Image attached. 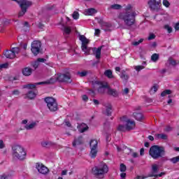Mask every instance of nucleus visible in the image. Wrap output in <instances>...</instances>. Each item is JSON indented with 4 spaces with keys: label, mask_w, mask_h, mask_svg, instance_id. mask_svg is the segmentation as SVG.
Masks as SVG:
<instances>
[{
    "label": "nucleus",
    "mask_w": 179,
    "mask_h": 179,
    "mask_svg": "<svg viewBox=\"0 0 179 179\" xmlns=\"http://www.w3.org/2000/svg\"><path fill=\"white\" fill-rule=\"evenodd\" d=\"M94 54L96 59H100L101 57V47L94 49Z\"/></svg>",
    "instance_id": "nucleus-22"
},
{
    "label": "nucleus",
    "mask_w": 179,
    "mask_h": 179,
    "mask_svg": "<svg viewBox=\"0 0 179 179\" xmlns=\"http://www.w3.org/2000/svg\"><path fill=\"white\" fill-rule=\"evenodd\" d=\"M12 177H13V175L10 173H4L0 175V179H9L12 178Z\"/></svg>",
    "instance_id": "nucleus-29"
},
{
    "label": "nucleus",
    "mask_w": 179,
    "mask_h": 179,
    "mask_svg": "<svg viewBox=\"0 0 179 179\" xmlns=\"http://www.w3.org/2000/svg\"><path fill=\"white\" fill-rule=\"evenodd\" d=\"M77 129L80 134H83V132H86L89 129V127L85 123H81L77 126Z\"/></svg>",
    "instance_id": "nucleus-17"
},
{
    "label": "nucleus",
    "mask_w": 179,
    "mask_h": 179,
    "mask_svg": "<svg viewBox=\"0 0 179 179\" xmlns=\"http://www.w3.org/2000/svg\"><path fill=\"white\" fill-rule=\"evenodd\" d=\"M22 74L24 75V76H30V75H31V73H33V69L30 68V67H25L24 69H22Z\"/></svg>",
    "instance_id": "nucleus-19"
},
{
    "label": "nucleus",
    "mask_w": 179,
    "mask_h": 179,
    "mask_svg": "<svg viewBox=\"0 0 179 179\" xmlns=\"http://www.w3.org/2000/svg\"><path fill=\"white\" fill-rule=\"evenodd\" d=\"M163 6H166V8H169V6H170V2L167 0H163Z\"/></svg>",
    "instance_id": "nucleus-48"
},
{
    "label": "nucleus",
    "mask_w": 179,
    "mask_h": 179,
    "mask_svg": "<svg viewBox=\"0 0 179 179\" xmlns=\"http://www.w3.org/2000/svg\"><path fill=\"white\" fill-rule=\"evenodd\" d=\"M173 130V128L170 126H166V128L164 129L165 132H170L171 131Z\"/></svg>",
    "instance_id": "nucleus-49"
},
{
    "label": "nucleus",
    "mask_w": 179,
    "mask_h": 179,
    "mask_svg": "<svg viewBox=\"0 0 179 179\" xmlns=\"http://www.w3.org/2000/svg\"><path fill=\"white\" fill-rule=\"evenodd\" d=\"M92 85L94 89H98V93L100 94H104V93H108V85H103L102 82L94 80L92 81Z\"/></svg>",
    "instance_id": "nucleus-6"
},
{
    "label": "nucleus",
    "mask_w": 179,
    "mask_h": 179,
    "mask_svg": "<svg viewBox=\"0 0 179 179\" xmlns=\"http://www.w3.org/2000/svg\"><path fill=\"white\" fill-rule=\"evenodd\" d=\"M36 127H37V122H32L31 124H26L24 128L27 131H30V129H34Z\"/></svg>",
    "instance_id": "nucleus-24"
},
{
    "label": "nucleus",
    "mask_w": 179,
    "mask_h": 179,
    "mask_svg": "<svg viewBox=\"0 0 179 179\" xmlns=\"http://www.w3.org/2000/svg\"><path fill=\"white\" fill-rule=\"evenodd\" d=\"M149 155L155 160L164 157L166 155L164 147L160 145H152L149 150Z\"/></svg>",
    "instance_id": "nucleus-3"
},
{
    "label": "nucleus",
    "mask_w": 179,
    "mask_h": 179,
    "mask_svg": "<svg viewBox=\"0 0 179 179\" xmlns=\"http://www.w3.org/2000/svg\"><path fill=\"white\" fill-rule=\"evenodd\" d=\"M161 1L162 0H150L148 5L151 10H159V9H160Z\"/></svg>",
    "instance_id": "nucleus-12"
},
{
    "label": "nucleus",
    "mask_w": 179,
    "mask_h": 179,
    "mask_svg": "<svg viewBox=\"0 0 179 179\" xmlns=\"http://www.w3.org/2000/svg\"><path fill=\"white\" fill-rule=\"evenodd\" d=\"M38 62H45V61H47V59H44V58H38L37 59Z\"/></svg>",
    "instance_id": "nucleus-58"
},
{
    "label": "nucleus",
    "mask_w": 179,
    "mask_h": 179,
    "mask_svg": "<svg viewBox=\"0 0 179 179\" xmlns=\"http://www.w3.org/2000/svg\"><path fill=\"white\" fill-rule=\"evenodd\" d=\"M169 62L170 65H172V66H176V65H177V62L173 59V58H169Z\"/></svg>",
    "instance_id": "nucleus-40"
},
{
    "label": "nucleus",
    "mask_w": 179,
    "mask_h": 179,
    "mask_svg": "<svg viewBox=\"0 0 179 179\" xmlns=\"http://www.w3.org/2000/svg\"><path fill=\"white\" fill-rule=\"evenodd\" d=\"M125 12L120 13L117 17L120 20H123L125 26L127 27H131L135 24L136 20V13L134 11V6L131 4H128L125 8Z\"/></svg>",
    "instance_id": "nucleus-1"
},
{
    "label": "nucleus",
    "mask_w": 179,
    "mask_h": 179,
    "mask_svg": "<svg viewBox=\"0 0 179 179\" xmlns=\"http://www.w3.org/2000/svg\"><path fill=\"white\" fill-rule=\"evenodd\" d=\"M134 117L137 121H143V120L145 119V117H143V115H142V113H134Z\"/></svg>",
    "instance_id": "nucleus-26"
},
{
    "label": "nucleus",
    "mask_w": 179,
    "mask_h": 179,
    "mask_svg": "<svg viewBox=\"0 0 179 179\" xmlns=\"http://www.w3.org/2000/svg\"><path fill=\"white\" fill-rule=\"evenodd\" d=\"M45 101L47 103V107L52 113L58 111V103L57 100L52 97L48 96L45 98Z\"/></svg>",
    "instance_id": "nucleus-7"
},
{
    "label": "nucleus",
    "mask_w": 179,
    "mask_h": 179,
    "mask_svg": "<svg viewBox=\"0 0 179 179\" xmlns=\"http://www.w3.org/2000/svg\"><path fill=\"white\" fill-rule=\"evenodd\" d=\"M24 27H27V30H29V29L30 28V25L29 24V22H25L24 23Z\"/></svg>",
    "instance_id": "nucleus-56"
},
{
    "label": "nucleus",
    "mask_w": 179,
    "mask_h": 179,
    "mask_svg": "<svg viewBox=\"0 0 179 179\" xmlns=\"http://www.w3.org/2000/svg\"><path fill=\"white\" fill-rule=\"evenodd\" d=\"M107 94L109 96H113V97H118L120 93H118V91L117 90L111 89V87L108 88V92Z\"/></svg>",
    "instance_id": "nucleus-18"
},
{
    "label": "nucleus",
    "mask_w": 179,
    "mask_h": 179,
    "mask_svg": "<svg viewBox=\"0 0 179 179\" xmlns=\"http://www.w3.org/2000/svg\"><path fill=\"white\" fill-rule=\"evenodd\" d=\"M58 82L71 83L72 80L71 79V74L69 73H66L64 74H59L56 77Z\"/></svg>",
    "instance_id": "nucleus-11"
},
{
    "label": "nucleus",
    "mask_w": 179,
    "mask_h": 179,
    "mask_svg": "<svg viewBox=\"0 0 179 179\" xmlns=\"http://www.w3.org/2000/svg\"><path fill=\"white\" fill-rule=\"evenodd\" d=\"M41 50V42L34 41L31 45V50L34 55H38Z\"/></svg>",
    "instance_id": "nucleus-10"
},
{
    "label": "nucleus",
    "mask_w": 179,
    "mask_h": 179,
    "mask_svg": "<svg viewBox=\"0 0 179 179\" xmlns=\"http://www.w3.org/2000/svg\"><path fill=\"white\" fill-rule=\"evenodd\" d=\"M122 8V6L120 4H112L108 8V10H120Z\"/></svg>",
    "instance_id": "nucleus-23"
},
{
    "label": "nucleus",
    "mask_w": 179,
    "mask_h": 179,
    "mask_svg": "<svg viewBox=\"0 0 179 179\" xmlns=\"http://www.w3.org/2000/svg\"><path fill=\"white\" fill-rule=\"evenodd\" d=\"M36 96H37V94H36V92L31 90L27 94V97H28V99H30V100H33V99H35Z\"/></svg>",
    "instance_id": "nucleus-33"
},
{
    "label": "nucleus",
    "mask_w": 179,
    "mask_h": 179,
    "mask_svg": "<svg viewBox=\"0 0 179 179\" xmlns=\"http://www.w3.org/2000/svg\"><path fill=\"white\" fill-rule=\"evenodd\" d=\"M158 139H163L164 141H166L167 139V136L164 134H157Z\"/></svg>",
    "instance_id": "nucleus-38"
},
{
    "label": "nucleus",
    "mask_w": 179,
    "mask_h": 179,
    "mask_svg": "<svg viewBox=\"0 0 179 179\" xmlns=\"http://www.w3.org/2000/svg\"><path fill=\"white\" fill-rule=\"evenodd\" d=\"M159 54L157 53H154L152 56H151V61H152V62H157V61H159Z\"/></svg>",
    "instance_id": "nucleus-35"
},
{
    "label": "nucleus",
    "mask_w": 179,
    "mask_h": 179,
    "mask_svg": "<svg viewBox=\"0 0 179 179\" xmlns=\"http://www.w3.org/2000/svg\"><path fill=\"white\" fill-rule=\"evenodd\" d=\"M88 94L92 95L93 97H94V96H96V93L92 90H89Z\"/></svg>",
    "instance_id": "nucleus-53"
},
{
    "label": "nucleus",
    "mask_w": 179,
    "mask_h": 179,
    "mask_svg": "<svg viewBox=\"0 0 179 179\" xmlns=\"http://www.w3.org/2000/svg\"><path fill=\"white\" fill-rule=\"evenodd\" d=\"M134 69H136V71L139 72L140 71H142V69H145V66H136Z\"/></svg>",
    "instance_id": "nucleus-46"
},
{
    "label": "nucleus",
    "mask_w": 179,
    "mask_h": 179,
    "mask_svg": "<svg viewBox=\"0 0 179 179\" xmlns=\"http://www.w3.org/2000/svg\"><path fill=\"white\" fill-rule=\"evenodd\" d=\"M67 173H68V171L66 170H64L62 171V176H66Z\"/></svg>",
    "instance_id": "nucleus-63"
},
{
    "label": "nucleus",
    "mask_w": 179,
    "mask_h": 179,
    "mask_svg": "<svg viewBox=\"0 0 179 179\" xmlns=\"http://www.w3.org/2000/svg\"><path fill=\"white\" fill-rule=\"evenodd\" d=\"M158 89H159V86H157V85H153L150 90V92H151V93H156V92H157Z\"/></svg>",
    "instance_id": "nucleus-44"
},
{
    "label": "nucleus",
    "mask_w": 179,
    "mask_h": 179,
    "mask_svg": "<svg viewBox=\"0 0 179 179\" xmlns=\"http://www.w3.org/2000/svg\"><path fill=\"white\" fill-rule=\"evenodd\" d=\"M107 173H108V166L104 162H101L98 166H95L92 169V174L96 178L103 179Z\"/></svg>",
    "instance_id": "nucleus-2"
},
{
    "label": "nucleus",
    "mask_w": 179,
    "mask_h": 179,
    "mask_svg": "<svg viewBox=\"0 0 179 179\" xmlns=\"http://www.w3.org/2000/svg\"><path fill=\"white\" fill-rule=\"evenodd\" d=\"M83 143V137L79 136L75 138L73 142V146H76V145H82Z\"/></svg>",
    "instance_id": "nucleus-25"
},
{
    "label": "nucleus",
    "mask_w": 179,
    "mask_h": 179,
    "mask_svg": "<svg viewBox=\"0 0 179 179\" xmlns=\"http://www.w3.org/2000/svg\"><path fill=\"white\" fill-rule=\"evenodd\" d=\"M32 66L34 68V69H37L38 68V62H35L32 64Z\"/></svg>",
    "instance_id": "nucleus-54"
},
{
    "label": "nucleus",
    "mask_w": 179,
    "mask_h": 179,
    "mask_svg": "<svg viewBox=\"0 0 179 179\" xmlns=\"http://www.w3.org/2000/svg\"><path fill=\"white\" fill-rule=\"evenodd\" d=\"M48 145H50V142H48V141H43V142L41 143V145L43 148H45V147L48 146Z\"/></svg>",
    "instance_id": "nucleus-52"
},
{
    "label": "nucleus",
    "mask_w": 179,
    "mask_h": 179,
    "mask_svg": "<svg viewBox=\"0 0 179 179\" xmlns=\"http://www.w3.org/2000/svg\"><path fill=\"white\" fill-rule=\"evenodd\" d=\"M100 33H101V31L99 29H95V33H94L95 36H99L100 34Z\"/></svg>",
    "instance_id": "nucleus-57"
},
{
    "label": "nucleus",
    "mask_w": 179,
    "mask_h": 179,
    "mask_svg": "<svg viewBox=\"0 0 179 179\" xmlns=\"http://www.w3.org/2000/svg\"><path fill=\"white\" fill-rule=\"evenodd\" d=\"M36 169L38 170V173L43 175L48 174V171H50L47 166H45L44 164L38 162L36 164Z\"/></svg>",
    "instance_id": "nucleus-13"
},
{
    "label": "nucleus",
    "mask_w": 179,
    "mask_h": 179,
    "mask_svg": "<svg viewBox=\"0 0 179 179\" xmlns=\"http://www.w3.org/2000/svg\"><path fill=\"white\" fill-rule=\"evenodd\" d=\"M63 30L65 34H71V32L72 31V28H71L70 27L64 26Z\"/></svg>",
    "instance_id": "nucleus-36"
},
{
    "label": "nucleus",
    "mask_w": 179,
    "mask_h": 179,
    "mask_svg": "<svg viewBox=\"0 0 179 179\" xmlns=\"http://www.w3.org/2000/svg\"><path fill=\"white\" fill-rule=\"evenodd\" d=\"M5 148V144L3 143V141L0 140V149H3Z\"/></svg>",
    "instance_id": "nucleus-55"
},
{
    "label": "nucleus",
    "mask_w": 179,
    "mask_h": 179,
    "mask_svg": "<svg viewBox=\"0 0 179 179\" xmlns=\"http://www.w3.org/2000/svg\"><path fill=\"white\" fill-rule=\"evenodd\" d=\"M131 129L132 127L129 126L127 127L125 124H120L117 127V131H120V132H125V131H131Z\"/></svg>",
    "instance_id": "nucleus-20"
},
{
    "label": "nucleus",
    "mask_w": 179,
    "mask_h": 179,
    "mask_svg": "<svg viewBox=\"0 0 179 179\" xmlns=\"http://www.w3.org/2000/svg\"><path fill=\"white\" fill-rule=\"evenodd\" d=\"M164 29H166V30H167L168 33H171V31H173V28H171V27H170L169 25H165Z\"/></svg>",
    "instance_id": "nucleus-47"
},
{
    "label": "nucleus",
    "mask_w": 179,
    "mask_h": 179,
    "mask_svg": "<svg viewBox=\"0 0 179 179\" xmlns=\"http://www.w3.org/2000/svg\"><path fill=\"white\" fill-rule=\"evenodd\" d=\"M120 177H121V178H125L127 177V173H122L120 174Z\"/></svg>",
    "instance_id": "nucleus-62"
},
{
    "label": "nucleus",
    "mask_w": 179,
    "mask_h": 179,
    "mask_svg": "<svg viewBox=\"0 0 179 179\" xmlns=\"http://www.w3.org/2000/svg\"><path fill=\"white\" fill-rule=\"evenodd\" d=\"M111 110H113V106L110 104H108L106 106V112L104 113V114L108 116L111 115V113H112Z\"/></svg>",
    "instance_id": "nucleus-34"
},
{
    "label": "nucleus",
    "mask_w": 179,
    "mask_h": 179,
    "mask_svg": "<svg viewBox=\"0 0 179 179\" xmlns=\"http://www.w3.org/2000/svg\"><path fill=\"white\" fill-rule=\"evenodd\" d=\"M128 93H129V89L128 88H125L123 91V94H128Z\"/></svg>",
    "instance_id": "nucleus-60"
},
{
    "label": "nucleus",
    "mask_w": 179,
    "mask_h": 179,
    "mask_svg": "<svg viewBox=\"0 0 179 179\" xmlns=\"http://www.w3.org/2000/svg\"><path fill=\"white\" fill-rule=\"evenodd\" d=\"M104 75L105 76L108 78V79L114 78V76H113V71L110 69L105 71Z\"/></svg>",
    "instance_id": "nucleus-32"
},
{
    "label": "nucleus",
    "mask_w": 179,
    "mask_h": 179,
    "mask_svg": "<svg viewBox=\"0 0 179 179\" xmlns=\"http://www.w3.org/2000/svg\"><path fill=\"white\" fill-rule=\"evenodd\" d=\"M175 29L176 30H179V22L176 24Z\"/></svg>",
    "instance_id": "nucleus-64"
},
{
    "label": "nucleus",
    "mask_w": 179,
    "mask_h": 179,
    "mask_svg": "<svg viewBox=\"0 0 179 179\" xmlns=\"http://www.w3.org/2000/svg\"><path fill=\"white\" fill-rule=\"evenodd\" d=\"M120 170L122 173H124V171H127V166L124 164H121Z\"/></svg>",
    "instance_id": "nucleus-43"
},
{
    "label": "nucleus",
    "mask_w": 179,
    "mask_h": 179,
    "mask_svg": "<svg viewBox=\"0 0 179 179\" xmlns=\"http://www.w3.org/2000/svg\"><path fill=\"white\" fill-rule=\"evenodd\" d=\"M15 2H17L18 5H20V8L21 10L18 14V17H22V16H24L26 12H27V9L33 5V2L28 0H13Z\"/></svg>",
    "instance_id": "nucleus-5"
},
{
    "label": "nucleus",
    "mask_w": 179,
    "mask_h": 179,
    "mask_svg": "<svg viewBox=\"0 0 179 179\" xmlns=\"http://www.w3.org/2000/svg\"><path fill=\"white\" fill-rule=\"evenodd\" d=\"M20 52V48H13L10 50H6L4 52V56L6 58H8V59H13L16 58V54H19Z\"/></svg>",
    "instance_id": "nucleus-8"
},
{
    "label": "nucleus",
    "mask_w": 179,
    "mask_h": 179,
    "mask_svg": "<svg viewBox=\"0 0 179 179\" xmlns=\"http://www.w3.org/2000/svg\"><path fill=\"white\" fill-rule=\"evenodd\" d=\"M155 38H156V35L154 34H150V36H148V40H155Z\"/></svg>",
    "instance_id": "nucleus-50"
},
{
    "label": "nucleus",
    "mask_w": 179,
    "mask_h": 179,
    "mask_svg": "<svg viewBox=\"0 0 179 179\" xmlns=\"http://www.w3.org/2000/svg\"><path fill=\"white\" fill-rule=\"evenodd\" d=\"M99 23H100L101 26L103 27V30H105V31H109L110 29H111V27H113V24H111V23L104 22H103L102 20H100L99 21Z\"/></svg>",
    "instance_id": "nucleus-15"
},
{
    "label": "nucleus",
    "mask_w": 179,
    "mask_h": 179,
    "mask_svg": "<svg viewBox=\"0 0 179 179\" xmlns=\"http://www.w3.org/2000/svg\"><path fill=\"white\" fill-rule=\"evenodd\" d=\"M12 150L13 157L17 159V160L23 161L26 159L27 153L26 152L24 148H23L22 145H14L12 146Z\"/></svg>",
    "instance_id": "nucleus-4"
},
{
    "label": "nucleus",
    "mask_w": 179,
    "mask_h": 179,
    "mask_svg": "<svg viewBox=\"0 0 179 179\" xmlns=\"http://www.w3.org/2000/svg\"><path fill=\"white\" fill-rule=\"evenodd\" d=\"M79 40L82 42L81 48L85 54H89L90 49L87 48L90 41L85 36V35H79Z\"/></svg>",
    "instance_id": "nucleus-9"
},
{
    "label": "nucleus",
    "mask_w": 179,
    "mask_h": 179,
    "mask_svg": "<svg viewBox=\"0 0 179 179\" xmlns=\"http://www.w3.org/2000/svg\"><path fill=\"white\" fill-rule=\"evenodd\" d=\"M170 162L173 163V164H176V163H178L179 162V155L178 157H173L170 159Z\"/></svg>",
    "instance_id": "nucleus-39"
},
{
    "label": "nucleus",
    "mask_w": 179,
    "mask_h": 179,
    "mask_svg": "<svg viewBox=\"0 0 179 179\" xmlns=\"http://www.w3.org/2000/svg\"><path fill=\"white\" fill-rule=\"evenodd\" d=\"M124 125H126V127H131V131H132V129H135V121L127 120L124 121Z\"/></svg>",
    "instance_id": "nucleus-21"
},
{
    "label": "nucleus",
    "mask_w": 179,
    "mask_h": 179,
    "mask_svg": "<svg viewBox=\"0 0 179 179\" xmlns=\"http://www.w3.org/2000/svg\"><path fill=\"white\" fill-rule=\"evenodd\" d=\"M97 148H91L90 156L91 159H96V156H97Z\"/></svg>",
    "instance_id": "nucleus-28"
},
{
    "label": "nucleus",
    "mask_w": 179,
    "mask_h": 179,
    "mask_svg": "<svg viewBox=\"0 0 179 179\" xmlns=\"http://www.w3.org/2000/svg\"><path fill=\"white\" fill-rule=\"evenodd\" d=\"M167 94H171V91L170 90H165L161 93L162 97L167 96Z\"/></svg>",
    "instance_id": "nucleus-37"
},
{
    "label": "nucleus",
    "mask_w": 179,
    "mask_h": 179,
    "mask_svg": "<svg viewBox=\"0 0 179 179\" xmlns=\"http://www.w3.org/2000/svg\"><path fill=\"white\" fill-rule=\"evenodd\" d=\"M48 83H50V81L39 82L34 84H27V85H23V89H29V90L36 89V87H37V86H38L39 85H48Z\"/></svg>",
    "instance_id": "nucleus-14"
},
{
    "label": "nucleus",
    "mask_w": 179,
    "mask_h": 179,
    "mask_svg": "<svg viewBox=\"0 0 179 179\" xmlns=\"http://www.w3.org/2000/svg\"><path fill=\"white\" fill-rule=\"evenodd\" d=\"M12 94L14 96H19V94H20V92H19L18 90H15L12 92Z\"/></svg>",
    "instance_id": "nucleus-51"
},
{
    "label": "nucleus",
    "mask_w": 179,
    "mask_h": 179,
    "mask_svg": "<svg viewBox=\"0 0 179 179\" xmlns=\"http://www.w3.org/2000/svg\"><path fill=\"white\" fill-rule=\"evenodd\" d=\"M120 78L122 79V80H128L129 79V76L127 74L125 70H123L121 71Z\"/></svg>",
    "instance_id": "nucleus-30"
},
{
    "label": "nucleus",
    "mask_w": 179,
    "mask_h": 179,
    "mask_svg": "<svg viewBox=\"0 0 179 179\" xmlns=\"http://www.w3.org/2000/svg\"><path fill=\"white\" fill-rule=\"evenodd\" d=\"M99 145V143L97 142V140H91L90 142V149H97V146Z\"/></svg>",
    "instance_id": "nucleus-27"
},
{
    "label": "nucleus",
    "mask_w": 179,
    "mask_h": 179,
    "mask_svg": "<svg viewBox=\"0 0 179 179\" xmlns=\"http://www.w3.org/2000/svg\"><path fill=\"white\" fill-rule=\"evenodd\" d=\"M96 13V11L94 8H88L85 11V15H87L88 16H92V15H94Z\"/></svg>",
    "instance_id": "nucleus-31"
},
{
    "label": "nucleus",
    "mask_w": 179,
    "mask_h": 179,
    "mask_svg": "<svg viewBox=\"0 0 179 179\" xmlns=\"http://www.w3.org/2000/svg\"><path fill=\"white\" fill-rule=\"evenodd\" d=\"M83 100L84 101H87L89 100V97H87V95H83Z\"/></svg>",
    "instance_id": "nucleus-59"
},
{
    "label": "nucleus",
    "mask_w": 179,
    "mask_h": 179,
    "mask_svg": "<svg viewBox=\"0 0 179 179\" xmlns=\"http://www.w3.org/2000/svg\"><path fill=\"white\" fill-rule=\"evenodd\" d=\"M72 16L75 20H77V19H79V13L78 11H74L72 14Z\"/></svg>",
    "instance_id": "nucleus-45"
},
{
    "label": "nucleus",
    "mask_w": 179,
    "mask_h": 179,
    "mask_svg": "<svg viewBox=\"0 0 179 179\" xmlns=\"http://www.w3.org/2000/svg\"><path fill=\"white\" fill-rule=\"evenodd\" d=\"M157 173H159V165H152V174L148 175V177H157Z\"/></svg>",
    "instance_id": "nucleus-16"
},
{
    "label": "nucleus",
    "mask_w": 179,
    "mask_h": 179,
    "mask_svg": "<svg viewBox=\"0 0 179 179\" xmlns=\"http://www.w3.org/2000/svg\"><path fill=\"white\" fill-rule=\"evenodd\" d=\"M141 43H143V38H141L138 41H134L132 42V45H134L135 47L139 45Z\"/></svg>",
    "instance_id": "nucleus-41"
},
{
    "label": "nucleus",
    "mask_w": 179,
    "mask_h": 179,
    "mask_svg": "<svg viewBox=\"0 0 179 179\" xmlns=\"http://www.w3.org/2000/svg\"><path fill=\"white\" fill-rule=\"evenodd\" d=\"M88 72L87 71H83L81 72H78V75H79L80 76V78H83L85 76H87Z\"/></svg>",
    "instance_id": "nucleus-42"
},
{
    "label": "nucleus",
    "mask_w": 179,
    "mask_h": 179,
    "mask_svg": "<svg viewBox=\"0 0 179 179\" xmlns=\"http://www.w3.org/2000/svg\"><path fill=\"white\" fill-rule=\"evenodd\" d=\"M138 156H139V155H138V154L137 152L131 153V157H132L136 158V157H138Z\"/></svg>",
    "instance_id": "nucleus-61"
}]
</instances>
